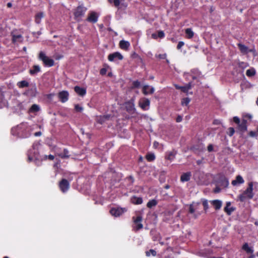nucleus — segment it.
<instances>
[{
    "mask_svg": "<svg viewBox=\"0 0 258 258\" xmlns=\"http://www.w3.org/2000/svg\"><path fill=\"white\" fill-rule=\"evenodd\" d=\"M74 91L80 96H84L86 94V90L85 88H81L78 86L74 87Z\"/></svg>",
    "mask_w": 258,
    "mask_h": 258,
    "instance_id": "nucleus-17",
    "label": "nucleus"
},
{
    "mask_svg": "<svg viewBox=\"0 0 258 258\" xmlns=\"http://www.w3.org/2000/svg\"><path fill=\"white\" fill-rule=\"evenodd\" d=\"M245 118H247L248 119H251L252 118V115L250 114H246L244 115Z\"/></svg>",
    "mask_w": 258,
    "mask_h": 258,
    "instance_id": "nucleus-56",
    "label": "nucleus"
},
{
    "mask_svg": "<svg viewBox=\"0 0 258 258\" xmlns=\"http://www.w3.org/2000/svg\"><path fill=\"white\" fill-rule=\"evenodd\" d=\"M58 156L62 159L69 158L70 157L69 152L67 149H64L62 153L59 154Z\"/></svg>",
    "mask_w": 258,
    "mask_h": 258,
    "instance_id": "nucleus-29",
    "label": "nucleus"
},
{
    "mask_svg": "<svg viewBox=\"0 0 258 258\" xmlns=\"http://www.w3.org/2000/svg\"><path fill=\"white\" fill-rule=\"evenodd\" d=\"M255 74V71L254 69H248L246 72V75L248 77H252Z\"/></svg>",
    "mask_w": 258,
    "mask_h": 258,
    "instance_id": "nucleus-37",
    "label": "nucleus"
},
{
    "mask_svg": "<svg viewBox=\"0 0 258 258\" xmlns=\"http://www.w3.org/2000/svg\"><path fill=\"white\" fill-rule=\"evenodd\" d=\"M255 52V49H248V52Z\"/></svg>",
    "mask_w": 258,
    "mask_h": 258,
    "instance_id": "nucleus-61",
    "label": "nucleus"
},
{
    "mask_svg": "<svg viewBox=\"0 0 258 258\" xmlns=\"http://www.w3.org/2000/svg\"><path fill=\"white\" fill-rule=\"evenodd\" d=\"M242 248L243 250L246 251V252L248 254L251 253L252 254L253 252V250L252 249L251 247H250L248 246V244L247 243H245L242 247Z\"/></svg>",
    "mask_w": 258,
    "mask_h": 258,
    "instance_id": "nucleus-27",
    "label": "nucleus"
},
{
    "mask_svg": "<svg viewBox=\"0 0 258 258\" xmlns=\"http://www.w3.org/2000/svg\"><path fill=\"white\" fill-rule=\"evenodd\" d=\"M234 133H235V130L233 127H230L228 128V134L230 137H232L234 135Z\"/></svg>",
    "mask_w": 258,
    "mask_h": 258,
    "instance_id": "nucleus-45",
    "label": "nucleus"
},
{
    "mask_svg": "<svg viewBox=\"0 0 258 258\" xmlns=\"http://www.w3.org/2000/svg\"><path fill=\"white\" fill-rule=\"evenodd\" d=\"M133 230L135 231H137L140 229H141L143 227V225L142 224V217L141 215H138L136 217H133Z\"/></svg>",
    "mask_w": 258,
    "mask_h": 258,
    "instance_id": "nucleus-6",
    "label": "nucleus"
},
{
    "mask_svg": "<svg viewBox=\"0 0 258 258\" xmlns=\"http://www.w3.org/2000/svg\"><path fill=\"white\" fill-rule=\"evenodd\" d=\"M123 58V56L118 52L110 53L108 56V59L110 61H115L118 60H121Z\"/></svg>",
    "mask_w": 258,
    "mask_h": 258,
    "instance_id": "nucleus-10",
    "label": "nucleus"
},
{
    "mask_svg": "<svg viewBox=\"0 0 258 258\" xmlns=\"http://www.w3.org/2000/svg\"><path fill=\"white\" fill-rule=\"evenodd\" d=\"M175 153H174L173 152H170L166 157V159L171 161L175 158Z\"/></svg>",
    "mask_w": 258,
    "mask_h": 258,
    "instance_id": "nucleus-39",
    "label": "nucleus"
},
{
    "mask_svg": "<svg viewBox=\"0 0 258 258\" xmlns=\"http://www.w3.org/2000/svg\"><path fill=\"white\" fill-rule=\"evenodd\" d=\"M108 2L110 4H113L114 6L115 7H118L120 5V1L119 0H108Z\"/></svg>",
    "mask_w": 258,
    "mask_h": 258,
    "instance_id": "nucleus-40",
    "label": "nucleus"
},
{
    "mask_svg": "<svg viewBox=\"0 0 258 258\" xmlns=\"http://www.w3.org/2000/svg\"><path fill=\"white\" fill-rule=\"evenodd\" d=\"M158 204V201L155 199L150 200L147 204V207L148 208L151 209L155 207Z\"/></svg>",
    "mask_w": 258,
    "mask_h": 258,
    "instance_id": "nucleus-30",
    "label": "nucleus"
},
{
    "mask_svg": "<svg viewBox=\"0 0 258 258\" xmlns=\"http://www.w3.org/2000/svg\"><path fill=\"white\" fill-rule=\"evenodd\" d=\"M244 182V180L243 178H242V177L241 175H238L236 176V179L235 180H233L232 181L231 184L233 186H236L237 184H242Z\"/></svg>",
    "mask_w": 258,
    "mask_h": 258,
    "instance_id": "nucleus-19",
    "label": "nucleus"
},
{
    "mask_svg": "<svg viewBox=\"0 0 258 258\" xmlns=\"http://www.w3.org/2000/svg\"><path fill=\"white\" fill-rule=\"evenodd\" d=\"M154 92L153 87H150L148 85H145L143 87V93L144 95L152 94Z\"/></svg>",
    "mask_w": 258,
    "mask_h": 258,
    "instance_id": "nucleus-16",
    "label": "nucleus"
},
{
    "mask_svg": "<svg viewBox=\"0 0 258 258\" xmlns=\"http://www.w3.org/2000/svg\"><path fill=\"white\" fill-rule=\"evenodd\" d=\"M44 13L43 12H39L35 15V21L37 24L41 23V19L44 17Z\"/></svg>",
    "mask_w": 258,
    "mask_h": 258,
    "instance_id": "nucleus-26",
    "label": "nucleus"
},
{
    "mask_svg": "<svg viewBox=\"0 0 258 258\" xmlns=\"http://www.w3.org/2000/svg\"><path fill=\"white\" fill-rule=\"evenodd\" d=\"M165 36V34L163 31H158V34L153 33L152 34V37L154 39H157V38H163Z\"/></svg>",
    "mask_w": 258,
    "mask_h": 258,
    "instance_id": "nucleus-31",
    "label": "nucleus"
},
{
    "mask_svg": "<svg viewBox=\"0 0 258 258\" xmlns=\"http://www.w3.org/2000/svg\"><path fill=\"white\" fill-rule=\"evenodd\" d=\"M218 183L221 186L227 187L229 185V181L225 176H221L219 179Z\"/></svg>",
    "mask_w": 258,
    "mask_h": 258,
    "instance_id": "nucleus-15",
    "label": "nucleus"
},
{
    "mask_svg": "<svg viewBox=\"0 0 258 258\" xmlns=\"http://www.w3.org/2000/svg\"><path fill=\"white\" fill-rule=\"evenodd\" d=\"M58 97L61 102L65 103L69 100V93L67 91H61L58 93Z\"/></svg>",
    "mask_w": 258,
    "mask_h": 258,
    "instance_id": "nucleus-13",
    "label": "nucleus"
},
{
    "mask_svg": "<svg viewBox=\"0 0 258 258\" xmlns=\"http://www.w3.org/2000/svg\"><path fill=\"white\" fill-rule=\"evenodd\" d=\"M145 157L148 162H152L155 159V156L154 153H149L146 154Z\"/></svg>",
    "mask_w": 258,
    "mask_h": 258,
    "instance_id": "nucleus-32",
    "label": "nucleus"
},
{
    "mask_svg": "<svg viewBox=\"0 0 258 258\" xmlns=\"http://www.w3.org/2000/svg\"><path fill=\"white\" fill-rule=\"evenodd\" d=\"M33 130L32 126L27 122H22L11 129V134L20 138H27L31 136Z\"/></svg>",
    "mask_w": 258,
    "mask_h": 258,
    "instance_id": "nucleus-1",
    "label": "nucleus"
},
{
    "mask_svg": "<svg viewBox=\"0 0 258 258\" xmlns=\"http://www.w3.org/2000/svg\"><path fill=\"white\" fill-rule=\"evenodd\" d=\"M41 134H42L41 132H37L34 133V136L36 137L40 136Z\"/></svg>",
    "mask_w": 258,
    "mask_h": 258,
    "instance_id": "nucleus-59",
    "label": "nucleus"
},
{
    "mask_svg": "<svg viewBox=\"0 0 258 258\" xmlns=\"http://www.w3.org/2000/svg\"><path fill=\"white\" fill-rule=\"evenodd\" d=\"M202 204L204 207V210H205V212H206L208 209L209 208V205H208V203L207 200H204L203 201Z\"/></svg>",
    "mask_w": 258,
    "mask_h": 258,
    "instance_id": "nucleus-43",
    "label": "nucleus"
},
{
    "mask_svg": "<svg viewBox=\"0 0 258 258\" xmlns=\"http://www.w3.org/2000/svg\"><path fill=\"white\" fill-rule=\"evenodd\" d=\"M156 251L152 249L146 251V255L147 256H150L151 255L154 256L156 255Z\"/></svg>",
    "mask_w": 258,
    "mask_h": 258,
    "instance_id": "nucleus-36",
    "label": "nucleus"
},
{
    "mask_svg": "<svg viewBox=\"0 0 258 258\" xmlns=\"http://www.w3.org/2000/svg\"><path fill=\"white\" fill-rule=\"evenodd\" d=\"M234 122L238 125L237 129L241 133H243L247 130V120L243 118L240 122V119L237 116H234L233 118Z\"/></svg>",
    "mask_w": 258,
    "mask_h": 258,
    "instance_id": "nucleus-4",
    "label": "nucleus"
},
{
    "mask_svg": "<svg viewBox=\"0 0 258 258\" xmlns=\"http://www.w3.org/2000/svg\"><path fill=\"white\" fill-rule=\"evenodd\" d=\"M221 190V189L219 187H216L215 189H214V192L215 193H218Z\"/></svg>",
    "mask_w": 258,
    "mask_h": 258,
    "instance_id": "nucleus-57",
    "label": "nucleus"
},
{
    "mask_svg": "<svg viewBox=\"0 0 258 258\" xmlns=\"http://www.w3.org/2000/svg\"><path fill=\"white\" fill-rule=\"evenodd\" d=\"M237 45L241 53L243 54L248 53V48L246 46L240 43H238Z\"/></svg>",
    "mask_w": 258,
    "mask_h": 258,
    "instance_id": "nucleus-22",
    "label": "nucleus"
},
{
    "mask_svg": "<svg viewBox=\"0 0 258 258\" xmlns=\"http://www.w3.org/2000/svg\"><path fill=\"white\" fill-rule=\"evenodd\" d=\"M58 186L62 192H66L70 188V183L68 180L63 178L59 181Z\"/></svg>",
    "mask_w": 258,
    "mask_h": 258,
    "instance_id": "nucleus-9",
    "label": "nucleus"
},
{
    "mask_svg": "<svg viewBox=\"0 0 258 258\" xmlns=\"http://www.w3.org/2000/svg\"><path fill=\"white\" fill-rule=\"evenodd\" d=\"M98 19V15L94 11H91L89 12L88 15V17L86 19V21L92 23L93 24L96 23Z\"/></svg>",
    "mask_w": 258,
    "mask_h": 258,
    "instance_id": "nucleus-11",
    "label": "nucleus"
},
{
    "mask_svg": "<svg viewBox=\"0 0 258 258\" xmlns=\"http://www.w3.org/2000/svg\"><path fill=\"white\" fill-rule=\"evenodd\" d=\"M106 72H107V70L105 68H102L100 71V74L102 76H104V75H106Z\"/></svg>",
    "mask_w": 258,
    "mask_h": 258,
    "instance_id": "nucleus-48",
    "label": "nucleus"
},
{
    "mask_svg": "<svg viewBox=\"0 0 258 258\" xmlns=\"http://www.w3.org/2000/svg\"><path fill=\"white\" fill-rule=\"evenodd\" d=\"M55 95L54 93H50L46 95V97L49 100H52L53 96Z\"/></svg>",
    "mask_w": 258,
    "mask_h": 258,
    "instance_id": "nucleus-49",
    "label": "nucleus"
},
{
    "mask_svg": "<svg viewBox=\"0 0 258 258\" xmlns=\"http://www.w3.org/2000/svg\"><path fill=\"white\" fill-rule=\"evenodd\" d=\"M191 176L190 172L183 173L180 176V181L182 182L188 181Z\"/></svg>",
    "mask_w": 258,
    "mask_h": 258,
    "instance_id": "nucleus-18",
    "label": "nucleus"
},
{
    "mask_svg": "<svg viewBox=\"0 0 258 258\" xmlns=\"http://www.w3.org/2000/svg\"><path fill=\"white\" fill-rule=\"evenodd\" d=\"M257 135V133L254 131H250L248 133V136L250 137H256Z\"/></svg>",
    "mask_w": 258,
    "mask_h": 258,
    "instance_id": "nucleus-46",
    "label": "nucleus"
},
{
    "mask_svg": "<svg viewBox=\"0 0 258 258\" xmlns=\"http://www.w3.org/2000/svg\"><path fill=\"white\" fill-rule=\"evenodd\" d=\"M195 212V208H194V207L192 206V205H190L189 208V212L190 214H192V213H194Z\"/></svg>",
    "mask_w": 258,
    "mask_h": 258,
    "instance_id": "nucleus-53",
    "label": "nucleus"
},
{
    "mask_svg": "<svg viewBox=\"0 0 258 258\" xmlns=\"http://www.w3.org/2000/svg\"><path fill=\"white\" fill-rule=\"evenodd\" d=\"M106 118H107V116H103V117H101L99 121V123L102 124L103 123V122L104 121V119H106Z\"/></svg>",
    "mask_w": 258,
    "mask_h": 258,
    "instance_id": "nucleus-55",
    "label": "nucleus"
},
{
    "mask_svg": "<svg viewBox=\"0 0 258 258\" xmlns=\"http://www.w3.org/2000/svg\"><path fill=\"white\" fill-rule=\"evenodd\" d=\"M255 256L253 254H252L251 255H250L249 258H254Z\"/></svg>",
    "mask_w": 258,
    "mask_h": 258,
    "instance_id": "nucleus-64",
    "label": "nucleus"
},
{
    "mask_svg": "<svg viewBox=\"0 0 258 258\" xmlns=\"http://www.w3.org/2000/svg\"><path fill=\"white\" fill-rule=\"evenodd\" d=\"M200 73L198 71L194 70L191 71L190 73H186L184 74V77L186 81H190L191 79L195 80L198 79Z\"/></svg>",
    "mask_w": 258,
    "mask_h": 258,
    "instance_id": "nucleus-7",
    "label": "nucleus"
},
{
    "mask_svg": "<svg viewBox=\"0 0 258 258\" xmlns=\"http://www.w3.org/2000/svg\"><path fill=\"white\" fill-rule=\"evenodd\" d=\"M156 57L160 59H164L166 58V54L163 53V54H159Z\"/></svg>",
    "mask_w": 258,
    "mask_h": 258,
    "instance_id": "nucleus-47",
    "label": "nucleus"
},
{
    "mask_svg": "<svg viewBox=\"0 0 258 258\" xmlns=\"http://www.w3.org/2000/svg\"><path fill=\"white\" fill-rule=\"evenodd\" d=\"M141 86V83L139 81H135L132 84V88H138Z\"/></svg>",
    "mask_w": 258,
    "mask_h": 258,
    "instance_id": "nucleus-41",
    "label": "nucleus"
},
{
    "mask_svg": "<svg viewBox=\"0 0 258 258\" xmlns=\"http://www.w3.org/2000/svg\"><path fill=\"white\" fill-rule=\"evenodd\" d=\"M207 150H208V152H212L213 151V145L212 144H209L208 146Z\"/></svg>",
    "mask_w": 258,
    "mask_h": 258,
    "instance_id": "nucleus-52",
    "label": "nucleus"
},
{
    "mask_svg": "<svg viewBox=\"0 0 258 258\" xmlns=\"http://www.w3.org/2000/svg\"><path fill=\"white\" fill-rule=\"evenodd\" d=\"M29 83L26 81H21L19 82L17 84L18 86L20 88H23L24 87H27L29 86Z\"/></svg>",
    "mask_w": 258,
    "mask_h": 258,
    "instance_id": "nucleus-33",
    "label": "nucleus"
},
{
    "mask_svg": "<svg viewBox=\"0 0 258 258\" xmlns=\"http://www.w3.org/2000/svg\"><path fill=\"white\" fill-rule=\"evenodd\" d=\"M11 35L12 36V42L14 44L17 42H22L23 41V37L21 34L17 35L14 32H12Z\"/></svg>",
    "mask_w": 258,
    "mask_h": 258,
    "instance_id": "nucleus-14",
    "label": "nucleus"
},
{
    "mask_svg": "<svg viewBox=\"0 0 258 258\" xmlns=\"http://www.w3.org/2000/svg\"><path fill=\"white\" fill-rule=\"evenodd\" d=\"M131 57L132 58H136L137 59V61L138 62H142V58L138 55V54H137L135 52L132 54Z\"/></svg>",
    "mask_w": 258,
    "mask_h": 258,
    "instance_id": "nucleus-42",
    "label": "nucleus"
},
{
    "mask_svg": "<svg viewBox=\"0 0 258 258\" xmlns=\"http://www.w3.org/2000/svg\"><path fill=\"white\" fill-rule=\"evenodd\" d=\"M40 71V68L38 65L33 66L32 69L30 70L29 73L31 75H34Z\"/></svg>",
    "mask_w": 258,
    "mask_h": 258,
    "instance_id": "nucleus-28",
    "label": "nucleus"
},
{
    "mask_svg": "<svg viewBox=\"0 0 258 258\" xmlns=\"http://www.w3.org/2000/svg\"><path fill=\"white\" fill-rule=\"evenodd\" d=\"M7 6H8V7H9V8L11 7L12 6V4H11V3H8V4H7Z\"/></svg>",
    "mask_w": 258,
    "mask_h": 258,
    "instance_id": "nucleus-62",
    "label": "nucleus"
},
{
    "mask_svg": "<svg viewBox=\"0 0 258 258\" xmlns=\"http://www.w3.org/2000/svg\"><path fill=\"white\" fill-rule=\"evenodd\" d=\"M87 10V8L83 5L82 4L78 6L73 10L74 19L78 22L82 21V19L84 17Z\"/></svg>",
    "mask_w": 258,
    "mask_h": 258,
    "instance_id": "nucleus-2",
    "label": "nucleus"
},
{
    "mask_svg": "<svg viewBox=\"0 0 258 258\" xmlns=\"http://www.w3.org/2000/svg\"><path fill=\"white\" fill-rule=\"evenodd\" d=\"M231 205V203L230 202L226 203V206L224 209V211L226 213L227 215L230 216L232 214V213L235 210V208L234 207H229Z\"/></svg>",
    "mask_w": 258,
    "mask_h": 258,
    "instance_id": "nucleus-21",
    "label": "nucleus"
},
{
    "mask_svg": "<svg viewBox=\"0 0 258 258\" xmlns=\"http://www.w3.org/2000/svg\"><path fill=\"white\" fill-rule=\"evenodd\" d=\"M184 44V43L183 41H179L177 45V48L178 49H180Z\"/></svg>",
    "mask_w": 258,
    "mask_h": 258,
    "instance_id": "nucleus-51",
    "label": "nucleus"
},
{
    "mask_svg": "<svg viewBox=\"0 0 258 258\" xmlns=\"http://www.w3.org/2000/svg\"><path fill=\"white\" fill-rule=\"evenodd\" d=\"M169 187H170V186L169 185H166L165 186V188H166V189H168V188H169Z\"/></svg>",
    "mask_w": 258,
    "mask_h": 258,
    "instance_id": "nucleus-63",
    "label": "nucleus"
},
{
    "mask_svg": "<svg viewBox=\"0 0 258 258\" xmlns=\"http://www.w3.org/2000/svg\"><path fill=\"white\" fill-rule=\"evenodd\" d=\"M182 120V116L180 115H178L176 118V121L177 122H180Z\"/></svg>",
    "mask_w": 258,
    "mask_h": 258,
    "instance_id": "nucleus-54",
    "label": "nucleus"
},
{
    "mask_svg": "<svg viewBox=\"0 0 258 258\" xmlns=\"http://www.w3.org/2000/svg\"><path fill=\"white\" fill-rule=\"evenodd\" d=\"M174 87H175V88L176 89L180 90H181V89H182V86H179V85H178L175 84V85H174Z\"/></svg>",
    "mask_w": 258,
    "mask_h": 258,
    "instance_id": "nucleus-60",
    "label": "nucleus"
},
{
    "mask_svg": "<svg viewBox=\"0 0 258 258\" xmlns=\"http://www.w3.org/2000/svg\"><path fill=\"white\" fill-rule=\"evenodd\" d=\"M38 58L41 60L45 67H51L54 65V61L46 56L43 51H40L39 53Z\"/></svg>",
    "mask_w": 258,
    "mask_h": 258,
    "instance_id": "nucleus-5",
    "label": "nucleus"
},
{
    "mask_svg": "<svg viewBox=\"0 0 258 258\" xmlns=\"http://www.w3.org/2000/svg\"><path fill=\"white\" fill-rule=\"evenodd\" d=\"M75 110L76 112H81L83 110V108L79 104H76L75 105Z\"/></svg>",
    "mask_w": 258,
    "mask_h": 258,
    "instance_id": "nucleus-44",
    "label": "nucleus"
},
{
    "mask_svg": "<svg viewBox=\"0 0 258 258\" xmlns=\"http://www.w3.org/2000/svg\"><path fill=\"white\" fill-rule=\"evenodd\" d=\"M48 159L50 160H53L54 159V156L52 155H49L48 156Z\"/></svg>",
    "mask_w": 258,
    "mask_h": 258,
    "instance_id": "nucleus-58",
    "label": "nucleus"
},
{
    "mask_svg": "<svg viewBox=\"0 0 258 258\" xmlns=\"http://www.w3.org/2000/svg\"><path fill=\"white\" fill-rule=\"evenodd\" d=\"M253 184L252 182H250L248 183V187L247 188L242 194L238 196V199L240 202H243L246 199H251L253 198Z\"/></svg>",
    "mask_w": 258,
    "mask_h": 258,
    "instance_id": "nucleus-3",
    "label": "nucleus"
},
{
    "mask_svg": "<svg viewBox=\"0 0 258 258\" xmlns=\"http://www.w3.org/2000/svg\"><path fill=\"white\" fill-rule=\"evenodd\" d=\"M190 101V99L188 97L184 98L181 100V105L187 106L188 105Z\"/></svg>",
    "mask_w": 258,
    "mask_h": 258,
    "instance_id": "nucleus-38",
    "label": "nucleus"
},
{
    "mask_svg": "<svg viewBox=\"0 0 258 258\" xmlns=\"http://www.w3.org/2000/svg\"><path fill=\"white\" fill-rule=\"evenodd\" d=\"M125 211H126V210H124V209L121 208H112L110 210V213L111 215L114 217H118L123 214Z\"/></svg>",
    "mask_w": 258,
    "mask_h": 258,
    "instance_id": "nucleus-12",
    "label": "nucleus"
},
{
    "mask_svg": "<svg viewBox=\"0 0 258 258\" xmlns=\"http://www.w3.org/2000/svg\"><path fill=\"white\" fill-rule=\"evenodd\" d=\"M212 204L214 207L215 210H219L222 206V202L220 200H215L212 201Z\"/></svg>",
    "mask_w": 258,
    "mask_h": 258,
    "instance_id": "nucleus-25",
    "label": "nucleus"
},
{
    "mask_svg": "<svg viewBox=\"0 0 258 258\" xmlns=\"http://www.w3.org/2000/svg\"><path fill=\"white\" fill-rule=\"evenodd\" d=\"M150 105V101L146 98H142L139 101V105L143 110H149Z\"/></svg>",
    "mask_w": 258,
    "mask_h": 258,
    "instance_id": "nucleus-8",
    "label": "nucleus"
},
{
    "mask_svg": "<svg viewBox=\"0 0 258 258\" xmlns=\"http://www.w3.org/2000/svg\"><path fill=\"white\" fill-rule=\"evenodd\" d=\"M195 85V84L193 83L192 81H189L187 84L185 86L182 87V89L181 91L183 93H187L189 90L191 89Z\"/></svg>",
    "mask_w": 258,
    "mask_h": 258,
    "instance_id": "nucleus-20",
    "label": "nucleus"
},
{
    "mask_svg": "<svg viewBox=\"0 0 258 258\" xmlns=\"http://www.w3.org/2000/svg\"><path fill=\"white\" fill-rule=\"evenodd\" d=\"M40 110V107L39 106L37 105V104H33L30 109H29V111L31 112H38Z\"/></svg>",
    "mask_w": 258,
    "mask_h": 258,
    "instance_id": "nucleus-34",
    "label": "nucleus"
},
{
    "mask_svg": "<svg viewBox=\"0 0 258 258\" xmlns=\"http://www.w3.org/2000/svg\"><path fill=\"white\" fill-rule=\"evenodd\" d=\"M238 66L240 68H244L247 67V64H246V63L242 61V62H239Z\"/></svg>",
    "mask_w": 258,
    "mask_h": 258,
    "instance_id": "nucleus-50",
    "label": "nucleus"
},
{
    "mask_svg": "<svg viewBox=\"0 0 258 258\" xmlns=\"http://www.w3.org/2000/svg\"><path fill=\"white\" fill-rule=\"evenodd\" d=\"M119 45L121 49L126 50L129 46V43L128 41L122 40L119 42Z\"/></svg>",
    "mask_w": 258,
    "mask_h": 258,
    "instance_id": "nucleus-24",
    "label": "nucleus"
},
{
    "mask_svg": "<svg viewBox=\"0 0 258 258\" xmlns=\"http://www.w3.org/2000/svg\"><path fill=\"white\" fill-rule=\"evenodd\" d=\"M185 34L188 38H191L194 35V33L190 28H187L185 30Z\"/></svg>",
    "mask_w": 258,
    "mask_h": 258,
    "instance_id": "nucleus-35",
    "label": "nucleus"
},
{
    "mask_svg": "<svg viewBox=\"0 0 258 258\" xmlns=\"http://www.w3.org/2000/svg\"><path fill=\"white\" fill-rule=\"evenodd\" d=\"M131 202L135 205H140L143 203V199L141 197L133 196L131 199Z\"/></svg>",
    "mask_w": 258,
    "mask_h": 258,
    "instance_id": "nucleus-23",
    "label": "nucleus"
}]
</instances>
